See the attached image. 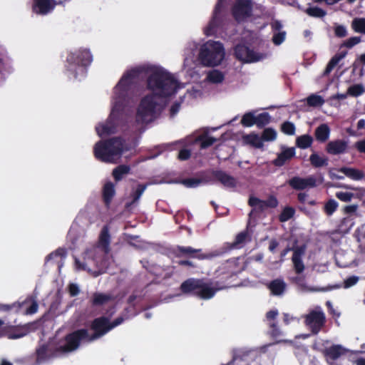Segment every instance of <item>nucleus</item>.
<instances>
[{
	"label": "nucleus",
	"mask_w": 365,
	"mask_h": 365,
	"mask_svg": "<svg viewBox=\"0 0 365 365\" xmlns=\"http://www.w3.org/2000/svg\"><path fill=\"white\" fill-rule=\"evenodd\" d=\"M147 88L153 93L145 96L140 101L136 113V121L148 123L156 115L158 105L156 97L167 98L177 92L178 81L175 77L163 68H155L147 78Z\"/></svg>",
	"instance_id": "1"
},
{
	"label": "nucleus",
	"mask_w": 365,
	"mask_h": 365,
	"mask_svg": "<svg viewBox=\"0 0 365 365\" xmlns=\"http://www.w3.org/2000/svg\"><path fill=\"white\" fill-rule=\"evenodd\" d=\"M129 150L125 140L121 137H113L99 140L93 148L95 158L106 163H117L125 151Z\"/></svg>",
	"instance_id": "2"
},
{
	"label": "nucleus",
	"mask_w": 365,
	"mask_h": 365,
	"mask_svg": "<svg viewBox=\"0 0 365 365\" xmlns=\"http://www.w3.org/2000/svg\"><path fill=\"white\" fill-rule=\"evenodd\" d=\"M225 57V50L222 43L208 41L200 50L199 58L206 66H215L221 63Z\"/></svg>",
	"instance_id": "3"
},
{
	"label": "nucleus",
	"mask_w": 365,
	"mask_h": 365,
	"mask_svg": "<svg viewBox=\"0 0 365 365\" xmlns=\"http://www.w3.org/2000/svg\"><path fill=\"white\" fill-rule=\"evenodd\" d=\"M93 61V56L88 48H80L71 51L66 58V70L71 72L75 78L78 77V71H84Z\"/></svg>",
	"instance_id": "4"
},
{
	"label": "nucleus",
	"mask_w": 365,
	"mask_h": 365,
	"mask_svg": "<svg viewBox=\"0 0 365 365\" xmlns=\"http://www.w3.org/2000/svg\"><path fill=\"white\" fill-rule=\"evenodd\" d=\"M110 236L107 226H104L99 236L98 246L95 250L93 261L95 262L97 271L94 272V277H98L104 272L107 264L106 256L110 252Z\"/></svg>",
	"instance_id": "5"
},
{
	"label": "nucleus",
	"mask_w": 365,
	"mask_h": 365,
	"mask_svg": "<svg viewBox=\"0 0 365 365\" xmlns=\"http://www.w3.org/2000/svg\"><path fill=\"white\" fill-rule=\"evenodd\" d=\"M255 3L252 0H235L231 14L238 23H245L252 20Z\"/></svg>",
	"instance_id": "6"
},
{
	"label": "nucleus",
	"mask_w": 365,
	"mask_h": 365,
	"mask_svg": "<svg viewBox=\"0 0 365 365\" xmlns=\"http://www.w3.org/2000/svg\"><path fill=\"white\" fill-rule=\"evenodd\" d=\"M138 71L132 70L125 73L114 88L115 98L118 103H124L129 96L130 91L133 84V79L138 76Z\"/></svg>",
	"instance_id": "7"
},
{
	"label": "nucleus",
	"mask_w": 365,
	"mask_h": 365,
	"mask_svg": "<svg viewBox=\"0 0 365 365\" xmlns=\"http://www.w3.org/2000/svg\"><path fill=\"white\" fill-rule=\"evenodd\" d=\"M88 332L86 329H81L74 331L65 336L66 344L56 349V352L60 354L71 352L77 349L82 340L88 341Z\"/></svg>",
	"instance_id": "8"
},
{
	"label": "nucleus",
	"mask_w": 365,
	"mask_h": 365,
	"mask_svg": "<svg viewBox=\"0 0 365 365\" xmlns=\"http://www.w3.org/2000/svg\"><path fill=\"white\" fill-rule=\"evenodd\" d=\"M225 250H214L207 253H202L201 249H195L192 247L177 246L175 250L176 257H187L190 258H196L200 260L210 259L212 258L219 257L225 253Z\"/></svg>",
	"instance_id": "9"
},
{
	"label": "nucleus",
	"mask_w": 365,
	"mask_h": 365,
	"mask_svg": "<svg viewBox=\"0 0 365 365\" xmlns=\"http://www.w3.org/2000/svg\"><path fill=\"white\" fill-rule=\"evenodd\" d=\"M38 304L34 297H29L23 302H16L11 304L2 305V309L9 312L15 309L18 314H33L38 311Z\"/></svg>",
	"instance_id": "10"
},
{
	"label": "nucleus",
	"mask_w": 365,
	"mask_h": 365,
	"mask_svg": "<svg viewBox=\"0 0 365 365\" xmlns=\"http://www.w3.org/2000/svg\"><path fill=\"white\" fill-rule=\"evenodd\" d=\"M91 329L93 333L91 335H89L88 341H92L102 337L111 331L109 317L101 316L94 319L91 322Z\"/></svg>",
	"instance_id": "11"
},
{
	"label": "nucleus",
	"mask_w": 365,
	"mask_h": 365,
	"mask_svg": "<svg viewBox=\"0 0 365 365\" xmlns=\"http://www.w3.org/2000/svg\"><path fill=\"white\" fill-rule=\"evenodd\" d=\"M227 0H218L213 11V14L208 25L205 29V34L207 36H212L217 32L218 29L222 26V10Z\"/></svg>",
	"instance_id": "12"
},
{
	"label": "nucleus",
	"mask_w": 365,
	"mask_h": 365,
	"mask_svg": "<svg viewBox=\"0 0 365 365\" xmlns=\"http://www.w3.org/2000/svg\"><path fill=\"white\" fill-rule=\"evenodd\" d=\"M326 317L322 311H312L305 318L306 324L311 329L313 334H317L324 326Z\"/></svg>",
	"instance_id": "13"
},
{
	"label": "nucleus",
	"mask_w": 365,
	"mask_h": 365,
	"mask_svg": "<svg viewBox=\"0 0 365 365\" xmlns=\"http://www.w3.org/2000/svg\"><path fill=\"white\" fill-rule=\"evenodd\" d=\"M235 58L245 63L257 62L260 59L259 56L244 44H237L234 48Z\"/></svg>",
	"instance_id": "14"
},
{
	"label": "nucleus",
	"mask_w": 365,
	"mask_h": 365,
	"mask_svg": "<svg viewBox=\"0 0 365 365\" xmlns=\"http://www.w3.org/2000/svg\"><path fill=\"white\" fill-rule=\"evenodd\" d=\"M287 183L295 190H303L307 188H313L317 186V179L312 175L305 178L294 176L290 178Z\"/></svg>",
	"instance_id": "15"
},
{
	"label": "nucleus",
	"mask_w": 365,
	"mask_h": 365,
	"mask_svg": "<svg viewBox=\"0 0 365 365\" xmlns=\"http://www.w3.org/2000/svg\"><path fill=\"white\" fill-rule=\"evenodd\" d=\"M346 352L347 350L339 344L331 345L329 347L325 348L322 351L326 362L329 365H336L335 361L341 356L345 355Z\"/></svg>",
	"instance_id": "16"
},
{
	"label": "nucleus",
	"mask_w": 365,
	"mask_h": 365,
	"mask_svg": "<svg viewBox=\"0 0 365 365\" xmlns=\"http://www.w3.org/2000/svg\"><path fill=\"white\" fill-rule=\"evenodd\" d=\"M117 120L118 114L112 111L106 123L99 125L96 128L98 135L103 136L115 133L118 128Z\"/></svg>",
	"instance_id": "17"
},
{
	"label": "nucleus",
	"mask_w": 365,
	"mask_h": 365,
	"mask_svg": "<svg viewBox=\"0 0 365 365\" xmlns=\"http://www.w3.org/2000/svg\"><path fill=\"white\" fill-rule=\"evenodd\" d=\"M54 0H33L32 11L41 16H46L51 13L55 7Z\"/></svg>",
	"instance_id": "18"
},
{
	"label": "nucleus",
	"mask_w": 365,
	"mask_h": 365,
	"mask_svg": "<svg viewBox=\"0 0 365 365\" xmlns=\"http://www.w3.org/2000/svg\"><path fill=\"white\" fill-rule=\"evenodd\" d=\"M31 330V325L29 324L19 326H7L4 327V336L11 339H16L27 335Z\"/></svg>",
	"instance_id": "19"
},
{
	"label": "nucleus",
	"mask_w": 365,
	"mask_h": 365,
	"mask_svg": "<svg viewBox=\"0 0 365 365\" xmlns=\"http://www.w3.org/2000/svg\"><path fill=\"white\" fill-rule=\"evenodd\" d=\"M348 149V140L337 139L329 141L326 145L327 153L333 155L345 153Z\"/></svg>",
	"instance_id": "20"
},
{
	"label": "nucleus",
	"mask_w": 365,
	"mask_h": 365,
	"mask_svg": "<svg viewBox=\"0 0 365 365\" xmlns=\"http://www.w3.org/2000/svg\"><path fill=\"white\" fill-rule=\"evenodd\" d=\"M212 177L215 180L220 182L225 187L234 188L237 185L236 179L225 171L220 170H212Z\"/></svg>",
	"instance_id": "21"
},
{
	"label": "nucleus",
	"mask_w": 365,
	"mask_h": 365,
	"mask_svg": "<svg viewBox=\"0 0 365 365\" xmlns=\"http://www.w3.org/2000/svg\"><path fill=\"white\" fill-rule=\"evenodd\" d=\"M305 250L306 248L304 245L297 246L294 249L292 261L293 263L294 272L297 274H302L305 269V266L302 261V256L305 253Z\"/></svg>",
	"instance_id": "22"
},
{
	"label": "nucleus",
	"mask_w": 365,
	"mask_h": 365,
	"mask_svg": "<svg viewBox=\"0 0 365 365\" xmlns=\"http://www.w3.org/2000/svg\"><path fill=\"white\" fill-rule=\"evenodd\" d=\"M295 155V148L283 146L282 151L277 154V158L272 161V163L276 167H282L286 163L290 161Z\"/></svg>",
	"instance_id": "23"
},
{
	"label": "nucleus",
	"mask_w": 365,
	"mask_h": 365,
	"mask_svg": "<svg viewBox=\"0 0 365 365\" xmlns=\"http://www.w3.org/2000/svg\"><path fill=\"white\" fill-rule=\"evenodd\" d=\"M217 291V289L213 287L211 282H207L201 279L197 297L204 300L210 299L215 296Z\"/></svg>",
	"instance_id": "24"
},
{
	"label": "nucleus",
	"mask_w": 365,
	"mask_h": 365,
	"mask_svg": "<svg viewBox=\"0 0 365 365\" xmlns=\"http://www.w3.org/2000/svg\"><path fill=\"white\" fill-rule=\"evenodd\" d=\"M201 279L189 278L185 280L180 287V292L184 294L197 297Z\"/></svg>",
	"instance_id": "25"
},
{
	"label": "nucleus",
	"mask_w": 365,
	"mask_h": 365,
	"mask_svg": "<svg viewBox=\"0 0 365 365\" xmlns=\"http://www.w3.org/2000/svg\"><path fill=\"white\" fill-rule=\"evenodd\" d=\"M113 300L114 297L112 294L96 292L92 295L91 304L93 307H101Z\"/></svg>",
	"instance_id": "26"
},
{
	"label": "nucleus",
	"mask_w": 365,
	"mask_h": 365,
	"mask_svg": "<svg viewBox=\"0 0 365 365\" xmlns=\"http://www.w3.org/2000/svg\"><path fill=\"white\" fill-rule=\"evenodd\" d=\"M354 224V218L351 216L343 217L338 223L334 232L343 235L348 234Z\"/></svg>",
	"instance_id": "27"
},
{
	"label": "nucleus",
	"mask_w": 365,
	"mask_h": 365,
	"mask_svg": "<svg viewBox=\"0 0 365 365\" xmlns=\"http://www.w3.org/2000/svg\"><path fill=\"white\" fill-rule=\"evenodd\" d=\"M115 195V185L109 181L105 183L102 190L103 200L106 206H109Z\"/></svg>",
	"instance_id": "28"
},
{
	"label": "nucleus",
	"mask_w": 365,
	"mask_h": 365,
	"mask_svg": "<svg viewBox=\"0 0 365 365\" xmlns=\"http://www.w3.org/2000/svg\"><path fill=\"white\" fill-rule=\"evenodd\" d=\"M36 362L38 364L45 361L46 359L51 356H57L59 352L55 351L54 353L51 352L47 344L40 346L36 351Z\"/></svg>",
	"instance_id": "29"
},
{
	"label": "nucleus",
	"mask_w": 365,
	"mask_h": 365,
	"mask_svg": "<svg viewBox=\"0 0 365 365\" xmlns=\"http://www.w3.org/2000/svg\"><path fill=\"white\" fill-rule=\"evenodd\" d=\"M267 287L270 290L272 294L274 296H279L284 292L287 284L283 279H276L272 280L268 284Z\"/></svg>",
	"instance_id": "30"
},
{
	"label": "nucleus",
	"mask_w": 365,
	"mask_h": 365,
	"mask_svg": "<svg viewBox=\"0 0 365 365\" xmlns=\"http://www.w3.org/2000/svg\"><path fill=\"white\" fill-rule=\"evenodd\" d=\"M147 186L148 184H138L137 185L136 189L130 193L132 200L130 202H127L125 205V209L129 210L133 205L138 202L140 197L147 188Z\"/></svg>",
	"instance_id": "31"
},
{
	"label": "nucleus",
	"mask_w": 365,
	"mask_h": 365,
	"mask_svg": "<svg viewBox=\"0 0 365 365\" xmlns=\"http://www.w3.org/2000/svg\"><path fill=\"white\" fill-rule=\"evenodd\" d=\"M339 171L354 180H361L364 178V173L359 169L342 167Z\"/></svg>",
	"instance_id": "32"
},
{
	"label": "nucleus",
	"mask_w": 365,
	"mask_h": 365,
	"mask_svg": "<svg viewBox=\"0 0 365 365\" xmlns=\"http://www.w3.org/2000/svg\"><path fill=\"white\" fill-rule=\"evenodd\" d=\"M314 135L317 140L321 143H324L329 138L330 128L327 124H321L316 128Z\"/></svg>",
	"instance_id": "33"
},
{
	"label": "nucleus",
	"mask_w": 365,
	"mask_h": 365,
	"mask_svg": "<svg viewBox=\"0 0 365 365\" xmlns=\"http://www.w3.org/2000/svg\"><path fill=\"white\" fill-rule=\"evenodd\" d=\"M130 172V167L128 165H120L115 167L112 172V175L115 182H119L123 178L129 174Z\"/></svg>",
	"instance_id": "34"
},
{
	"label": "nucleus",
	"mask_w": 365,
	"mask_h": 365,
	"mask_svg": "<svg viewBox=\"0 0 365 365\" xmlns=\"http://www.w3.org/2000/svg\"><path fill=\"white\" fill-rule=\"evenodd\" d=\"M313 138L308 134L302 135L297 138L296 145L301 149H307L312 146Z\"/></svg>",
	"instance_id": "35"
},
{
	"label": "nucleus",
	"mask_w": 365,
	"mask_h": 365,
	"mask_svg": "<svg viewBox=\"0 0 365 365\" xmlns=\"http://www.w3.org/2000/svg\"><path fill=\"white\" fill-rule=\"evenodd\" d=\"M225 79L224 73L219 70H212L207 75V81L212 83H220Z\"/></svg>",
	"instance_id": "36"
},
{
	"label": "nucleus",
	"mask_w": 365,
	"mask_h": 365,
	"mask_svg": "<svg viewBox=\"0 0 365 365\" xmlns=\"http://www.w3.org/2000/svg\"><path fill=\"white\" fill-rule=\"evenodd\" d=\"M197 141L200 143L201 149H206L212 146L217 141V139L205 133L199 135L197 138Z\"/></svg>",
	"instance_id": "37"
},
{
	"label": "nucleus",
	"mask_w": 365,
	"mask_h": 365,
	"mask_svg": "<svg viewBox=\"0 0 365 365\" xmlns=\"http://www.w3.org/2000/svg\"><path fill=\"white\" fill-rule=\"evenodd\" d=\"M311 165L314 168H321L328 165V158H322L317 153H312L309 157Z\"/></svg>",
	"instance_id": "38"
},
{
	"label": "nucleus",
	"mask_w": 365,
	"mask_h": 365,
	"mask_svg": "<svg viewBox=\"0 0 365 365\" xmlns=\"http://www.w3.org/2000/svg\"><path fill=\"white\" fill-rule=\"evenodd\" d=\"M303 11L308 16L314 18H323L327 15V11L318 6H309L304 9Z\"/></svg>",
	"instance_id": "39"
},
{
	"label": "nucleus",
	"mask_w": 365,
	"mask_h": 365,
	"mask_svg": "<svg viewBox=\"0 0 365 365\" xmlns=\"http://www.w3.org/2000/svg\"><path fill=\"white\" fill-rule=\"evenodd\" d=\"M339 203L334 199L328 200L324 205L323 211L327 216H331L337 210Z\"/></svg>",
	"instance_id": "40"
},
{
	"label": "nucleus",
	"mask_w": 365,
	"mask_h": 365,
	"mask_svg": "<svg viewBox=\"0 0 365 365\" xmlns=\"http://www.w3.org/2000/svg\"><path fill=\"white\" fill-rule=\"evenodd\" d=\"M245 141L257 148H261L263 147V141L262 137H259L257 134H250L245 137Z\"/></svg>",
	"instance_id": "41"
},
{
	"label": "nucleus",
	"mask_w": 365,
	"mask_h": 365,
	"mask_svg": "<svg viewBox=\"0 0 365 365\" xmlns=\"http://www.w3.org/2000/svg\"><path fill=\"white\" fill-rule=\"evenodd\" d=\"M270 119L271 117L268 113L264 112L259 113L258 115L255 116V125L258 128H262L269 123Z\"/></svg>",
	"instance_id": "42"
},
{
	"label": "nucleus",
	"mask_w": 365,
	"mask_h": 365,
	"mask_svg": "<svg viewBox=\"0 0 365 365\" xmlns=\"http://www.w3.org/2000/svg\"><path fill=\"white\" fill-rule=\"evenodd\" d=\"M352 29L356 32L365 34V18H355L351 22Z\"/></svg>",
	"instance_id": "43"
},
{
	"label": "nucleus",
	"mask_w": 365,
	"mask_h": 365,
	"mask_svg": "<svg viewBox=\"0 0 365 365\" xmlns=\"http://www.w3.org/2000/svg\"><path fill=\"white\" fill-rule=\"evenodd\" d=\"M295 213V210L292 207H285L279 215V220L281 222H284L293 217Z\"/></svg>",
	"instance_id": "44"
},
{
	"label": "nucleus",
	"mask_w": 365,
	"mask_h": 365,
	"mask_svg": "<svg viewBox=\"0 0 365 365\" xmlns=\"http://www.w3.org/2000/svg\"><path fill=\"white\" fill-rule=\"evenodd\" d=\"M324 103V100L321 96L317 94H311L307 98V103L311 107L322 106Z\"/></svg>",
	"instance_id": "45"
},
{
	"label": "nucleus",
	"mask_w": 365,
	"mask_h": 365,
	"mask_svg": "<svg viewBox=\"0 0 365 365\" xmlns=\"http://www.w3.org/2000/svg\"><path fill=\"white\" fill-rule=\"evenodd\" d=\"M292 282L296 284L303 291L315 292L319 289L311 288L307 286L305 283V277L304 276H297L292 278Z\"/></svg>",
	"instance_id": "46"
},
{
	"label": "nucleus",
	"mask_w": 365,
	"mask_h": 365,
	"mask_svg": "<svg viewBox=\"0 0 365 365\" xmlns=\"http://www.w3.org/2000/svg\"><path fill=\"white\" fill-rule=\"evenodd\" d=\"M255 115L254 112H248L243 115L241 124L245 127H252L255 125Z\"/></svg>",
	"instance_id": "47"
},
{
	"label": "nucleus",
	"mask_w": 365,
	"mask_h": 365,
	"mask_svg": "<svg viewBox=\"0 0 365 365\" xmlns=\"http://www.w3.org/2000/svg\"><path fill=\"white\" fill-rule=\"evenodd\" d=\"M66 250L64 248L59 247L46 256V262H49L52 259H56V258L62 259V258L66 257Z\"/></svg>",
	"instance_id": "48"
},
{
	"label": "nucleus",
	"mask_w": 365,
	"mask_h": 365,
	"mask_svg": "<svg viewBox=\"0 0 365 365\" xmlns=\"http://www.w3.org/2000/svg\"><path fill=\"white\" fill-rule=\"evenodd\" d=\"M262 141H273L277 138V133L272 128H265L262 133Z\"/></svg>",
	"instance_id": "49"
},
{
	"label": "nucleus",
	"mask_w": 365,
	"mask_h": 365,
	"mask_svg": "<svg viewBox=\"0 0 365 365\" xmlns=\"http://www.w3.org/2000/svg\"><path fill=\"white\" fill-rule=\"evenodd\" d=\"M364 88L361 84H354L349 87L347 93L354 97H358L363 94Z\"/></svg>",
	"instance_id": "50"
},
{
	"label": "nucleus",
	"mask_w": 365,
	"mask_h": 365,
	"mask_svg": "<svg viewBox=\"0 0 365 365\" xmlns=\"http://www.w3.org/2000/svg\"><path fill=\"white\" fill-rule=\"evenodd\" d=\"M281 130L286 135H292L295 133L296 128L293 123L285 121L281 125Z\"/></svg>",
	"instance_id": "51"
},
{
	"label": "nucleus",
	"mask_w": 365,
	"mask_h": 365,
	"mask_svg": "<svg viewBox=\"0 0 365 365\" xmlns=\"http://www.w3.org/2000/svg\"><path fill=\"white\" fill-rule=\"evenodd\" d=\"M182 182L187 187H196L202 182V180L197 178H189L183 179Z\"/></svg>",
	"instance_id": "52"
},
{
	"label": "nucleus",
	"mask_w": 365,
	"mask_h": 365,
	"mask_svg": "<svg viewBox=\"0 0 365 365\" xmlns=\"http://www.w3.org/2000/svg\"><path fill=\"white\" fill-rule=\"evenodd\" d=\"M286 37V32L284 31L274 32L272 36V42L274 45H280Z\"/></svg>",
	"instance_id": "53"
},
{
	"label": "nucleus",
	"mask_w": 365,
	"mask_h": 365,
	"mask_svg": "<svg viewBox=\"0 0 365 365\" xmlns=\"http://www.w3.org/2000/svg\"><path fill=\"white\" fill-rule=\"evenodd\" d=\"M361 41V39L360 36H353L344 41L341 46H344L348 48H351L352 47L360 43Z\"/></svg>",
	"instance_id": "54"
},
{
	"label": "nucleus",
	"mask_w": 365,
	"mask_h": 365,
	"mask_svg": "<svg viewBox=\"0 0 365 365\" xmlns=\"http://www.w3.org/2000/svg\"><path fill=\"white\" fill-rule=\"evenodd\" d=\"M335 195L339 200L345 202H350L354 197V194L348 192H336Z\"/></svg>",
	"instance_id": "55"
},
{
	"label": "nucleus",
	"mask_w": 365,
	"mask_h": 365,
	"mask_svg": "<svg viewBox=\"0 0 365 365\" xmlns=\"http://www.w3.org/2000/svg\"><path fill=\"white\" fill-rule=\"evenodd\" d=\"M262 203L267 207L275 208L277 207L279 202L275 196L269 195L267 200H263Z\"/></svg>",
	"instance_id": "56"
},
{
	"label": "nucleus",
	"mask_w": 365,
	"mask_h": 365,
	"mask_svg": "<svg viewBox=\"0 0 365 365\" xmlns=\"http://www.w3.org/2000/svg\"><path fill=\"white\" fill-rule=\"evenodd\" d=\"M354 237L359 242L365 240V225H361L356 230Z\"/></svg>",
	"instance_id": "57"
},
{
	"label": "nucleus",
	"mask_w": 365,
	"mask_h": 365,
	"mask_svg": "<svg viewBox=\"0 0 365 365\" xmlns=\"http://www.w3.org/2000/svg\"><path fill=\"white\" fill-rule=\"evenodd\" d=\"M359 279V278L357 276H351L344 281L343 287L345 289L349 288L355 285L358 282Z\"/></svg>",
	"instance_id": "58"
},
{
	"label": "nucleus",
	"mask_w": 365,
	"mask_h": 365,
	"mask_svg": "<svg viewBox=\"0 0 365 365\" xmlns=\"http://www.w3.org/2000/svg\"><path fill=\"white\" fill-rule=\"evenodd\" d=\"M334 34L336 37L343 38L347 35V31L345 26L337 25L334 27Z\"/></svg>",
	"instance_id": "59"
},
{
	"label": "nucleus",
	"mask_w": 365,
	"mask_h": 365,
	"mask_svg": "<svg viewBox=\"0 0 365 365\" xmlns=\"http://www.w3.org/2000/svg\"><path fill=\"white\" fill-rule=\"evenodd\" d=\"M337 64H338V63H336V61L333 58H331L330 59V61L328 62V63L323 72V76H327L329 75V73L332 71V70L334 68V67Z\"/></svg>",
	"instance_id": "60"
},
{
	"label": "nucleus",
	"mask_w": 365,
	"mask_h": 365,
	"mask_svg": "<svg viewBox=\"0 0 365 365\" xmlns=\"http://www.w3.org/2000/svg\"><path fill=\"white\" fill-rule=\"evenodd\" d=\"M191 156V151L189 149H181L178 153V159L180 160H187Z\"/></svg>",
	"instance_id": "61"
},
{
	"label": "nucleus",
	"mask_w": 365,
	"mask_h": 365,
	"mask_svg": "<svg viewBox=\"0 0 365 365\" xmlns=\"http://www.w3.org/2000/svg\"><path fill=\"white\" fill-rule=\"evenodd\" d=\"M246 237H247V233L245 232H240L239 234H237L236 237H235V240L233 245L231 246L230 248H232L235 245L244 242L245 239H246Z\"/></svg>",
	"instance_id": "62"
},
{
	"label": "nucleus",
	"mask_w": 365,
	"mask_h": 365,
	"mask_svg": "<svg viewBox=\"0 0 365 365\" xmlns=\"http://www.w3.org/2000/svg\"><path fill=\"white\" fill-rule=\"evenodd\" d=\"M270 329L271 335L273 337H278L280 336L281 331L275 322H273L270 324Z\"/></svg>",
	"instance_id": "63"
},
{
	"label": "nucleus",
	"mask_w": 365,
	"mask_h": 365,
	"mask_svg": "<svg viewBox=\"0 0 365 365\" xmlns=\"http://www.w3.org/2000/svg\"><path fill=\"white\" fill-rule=\"evenodd\" d=\"M354 147L359 153L365 154V139L356 141Z\"/></svg>",
	"instance_id": "64"
}]
</instances>
